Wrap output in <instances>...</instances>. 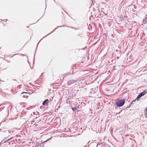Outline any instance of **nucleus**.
Wrapping results in <instances>:
<instances>
[{
  "label": "nucleus",
  "instance_id": "obj_1",
  "mask_svg": "<svg viewBox=\"0 0 147 147\" xmlns=\"http://www.w3.org/2000/svg\"><path fill=\"white\" fill-rule=\"evenodd\" d=\"M125 102L124 100H121L118 101L116 103V105L118 107H121Z\"/></svg>",
  "mask_w": 147,
  "mask_h": 147
},
{
  "label": "nucleus",
  "instance_id": "obj_2",
  "mask_svg": "<svg viewBox=\"0 0 147 147\" xmlns=\"http://www.w3.org/2000/svg\"><path fill=\"white\" fill-rule=\"evenodd\" d=\"M23 94V96L24 98H27L28 97L29 95H30L29 93H28L26 92H23L21 94Z\"/></svg>",
  "mask_w": 147,
  "mask_h": 147
},
{
  "label": "nucleus",
  "instance_id": "obj_3",
  "mask_svg": "<svg viewBox=\"0 0 147 147\" xmlns=\"http://www.w3.org/2000/svg\"><path fill=\"white\" fill-rule=\"evenodd\" d=\"M77 81V80H72L69 81L68 82V85H70L72 84L75 83Z\"/></svg>",
  "mask_w": 147,
  "mask_h": 147
},
{
  "label": "nucleus",
  "instance_id": "obj_4",
  "mask_svg": "<svg viewBox=\"0 0 147 147\" xmlns=\"http://www.w3.org/2000/svg\"><path fill=\"white\" fill-rule=\"evenodd\" d=\"M49 100L48 99H46L44 100L42 103V105L44 106H47L48 105V103Z\"/></svg>",
  "mask_w": 147,
  "mask_h": 147
},
{
  "label": "nucleus",
  "instance_id": "obj_5",
  "mask_svg": "<svg viewBox=\"0 0 147 147\" xmlns=\"http://www.w3.org/2000/svg\"><path fill=\"white\" fill-rule=\"evenodd\" d=\"M147 93V92L146 91H144L142 92L140 94V95L141 96H144L145 94H146Z\"/></svg>",
  "mask_w": 147,
  "mask_h": 147
},
{
  "label": "nucleus",
  "instance_id": "obj_6",
  "mask_svg": "<svg viewBox=\"0 0 147 147\" xmlns=\"http://www.w3.org/2000/svg\"><path fill=\"white\" fill-rule=\"evenodd\" d=\"M78 107H72L71 109H72L74 111L75 110H78Z\"/></svg>",
  "mask_w": 147,
  "mask_h": 147
},
{
  "label": "nucleus",
  "instance_id": "obj_7",
  "mask_svg": "<svg viewBox=\"0 0 147 147\" xmlns=\"http://www.w3.org/2000/svg\"><path fill=\"white\" fill-rule=\"evenodd\" d=\"M143 23L144 24L146 23L147 22V17H145L143 20Z\"/></svg>",
  "mask_w": 147,
  "mask_h": 147
},
{
  "label": "nucleus",
  "instance_id": "obj_8",
  "mask_svg": "<svg viewBox=\"0 0 147 147\" xmlns=\"http://www.w3.org/2000/svg\"><path fill=\"white\" fill-rule=\"evenodd\" d=\"M142 97L140 95V94L137 97V99L138 100L140 98Z\"/></svg>",
  "mask_w": 147,
  "mask_h": 147
},
{
  "label": "nucleus",
  "instance_id": "obj_9",
  "mask_svg": "<svg viewBox=\"0 0 147 147\" xmlns=\"http://www.w3.org/2000/svg\"><path fill=\"white\" fill-rule=\"evenodd\" d=\"M13 137H12L11 138H10L8 140H11V139H13Z\"/></svg>",
  "mask_w": 147,
  "mask_h": 147
},
{
  "label": "nucleus",
  "instance_id": "obj_10",
  "mask_svg": "<svg viewBox=\"0 0 147 147\" xmlns=\"http://www.w3.org/2000/svg\"><path fill=\"white\" fill-rule=\"evenodd\" d=\"M100 145V143H98L97 144V146H96V147H97L98 146V145Z\"/></svg>",
  "mask_w": 147,
  "mask_h": 147
},
{
  "label": "nucleus",
  "instance_id": "obj_11",
  "mask_svg": "<svg viewBox=\"0 0 147 147\" xmlns=\"http://www.w3.org/2000/svg\"><path fill=\"white\" fill-rule=\"evenodd\" d=\"M50 139H49L47 140H46V141H45L44 142H46L47 141H48V140H49Z\"/></svg>",
  "mask_w": 147,
  "mask_h": 147
},
{
  "label": "nucleus",
  "instance_id": "obj_12",
  "mask_svg": "<svg viewBox=\"0 0 147 147\" xmlns=\"http://www.w3.org/2000/svg\"><path fill=\"white\" fill-rule=\"evenodd\" d=\"M8 141H9V140H7V141H5V142H4L5 143L6 142H7Z\"/></svg>",
  "mask_w": 147,
  "mask_h": 147
},
{
  "label": "nucleus",
  "instance_id": "obj_13",
  "mask_svg": "<svg viewBox=\"0 0 147 147\" xmlns=\"http://www.w3.org/2000/svg\"><path fill=\"white\" fill-rule=\"evenodd\" d=\"M145 110L146 111H147V107L146 108Z\"/></svg>",
  "mask_w": 147,
  "mask_h": 147
},
{
  "label": "nucleus",
  "instance_id": "obj_14",
  "mask_svg": "<svg viewBox=\"0 0 147 147\" xmlns=\"http://www.w3.org/2000/svg\"><path fill=\"white\" fill-rule=\"evenodd\" d=\"M57 27L56 28H55V30L58 27Z\"/></svg>",
  "mask_w": 147,
  "mask_h": 147
},
{
  "label": "nucleus",
  "instance_id": "obj_15",
  "mask_svg": "<svg viewBox=\"0 0 147 147\" xmlns=\"http://www.w3.org/2000/svg\"><path fill=\"white\" fill-rule=\"evenodd\" d=\"M90 142H89L88 143H89Z\"/></svg>",
  "mask_w": 147,
  "mask_h": 147
}]
</instances>
